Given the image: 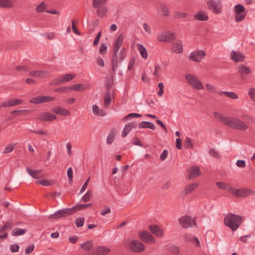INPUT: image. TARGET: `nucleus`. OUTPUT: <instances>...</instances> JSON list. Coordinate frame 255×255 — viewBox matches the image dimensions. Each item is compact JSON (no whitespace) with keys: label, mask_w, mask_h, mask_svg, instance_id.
<instances>
[{"label":"nucleus","mask_w":255,"mask_h":255,"mask_svg":"<svg viewBox=\"0 0 255 255\" xmlns=\"http://www.w3.org/2000/svg\"><path fill=\"white\" fill-rule=\"evenodd\" d=\"M243 217L241 216L230 213L224 218L225 225L231 228L233 231H236L242 224Z\"/></svg>","instance_id":"1"},{"label":"nucleus","mask_w":255,"mask_h":255,"mask_svg":"<svg viewBox=\"0 0 255 255\" xmlns=\"http://www.w3.org/2000/svg\"><path fill=\"white\" fill-rule=\"evenodd\" d=\"M228 126L239 130L245 131L248 128V126L243 121L236 117H230Z\"/></svg>","instance_id":"2"},{"label":"nucleus","mask_w":255,"mask_h":255,"mask_svg":"<svg viewBox=\"0 0 255 255\" xmlns=\"http://www.w3.org/2000/svg\"><path fill=\"white\" fill-rule=\"evenodd\" d=\"M229 190L232 194L238 197H246L250 195H254L255 191L250 188H243L236 189L233 188H230Z\"/></svg>","instance_id":"3"},{"label":"nucleus","mask_w":255,"mask_h":255,"mask_svg":"<svg viewBox=\"0 0 255 255\" xmlns=\"http://www.w3.org/2000/svg\"><path fill=\"white\" fill-rule=\"evenodd\" d=\"M175 38V34L168 30L162 31L157 35V39L158 41L168 43L173 41Z\"/></svg>","instance_id":"4"},{"label":"nucleus","mask_w":255,"mask_h":255,"mask_svg":"<svg viewBox=\"0 0 255 255\" xmlns=\"http://www.w3.org/2000/svg\"><path fill=\"white\" fill-rule=\"evenodd\" d=\"M208 8L216 14H220L222 12V5L220 0H208L207 1Z\"/></svg>","instance_id":"5"},{"label":"nucleus","mask_w":255,"mask_h":255,"mask_svg":"<svg viewBox=\"0 0 255 255\" xmlns=\"http://www.w3.org/2000/svg\"><path fill=\"white\" fill-rule=\"evenodd\" d=\"M72 209V208H70L58 210L54 214L49 216L48 219H58L62 217H65L67 216L71 215L74 214Z\"/></svg>","instance_id":"6"},{"label":"nucleus","mask_w":255,"mask_h":255,"mask_svg":"<svg viewBox=\"0 0 255 255\" xmlns=\"http://www.w3.org/2000/svg\"><path fill=\"white\" fill-rule=\"evenodd\" d=\"M185 78L188 83L196 89L200 90L204 89L202 84L194 76L189 74L185 76Z\"/></svg>","instance_id":"7"},{"label":"nucleus","mask_w":255,"mask_h":255,"mask_svg":"<svg viewBox=\"0 0 255 255\" xmlns=\"http://www.w3.org/2000/svg\"><path fill=\"white\" fill-rule=\"evenodd\" d=\"M206 56V52L202 50H197L191 52L189 56V58L195 62H201Z\"/></svg>","instance_id":"8"},{"label":"nucleus","mask_w":255,"mask_h":255,"mask_svg":"<svg viewBox=\"0 0 255 255\" xmlns=\"http://www.w3.org/2000/svg\"><path fill=\"white\" fill-rule=\"evenodd\" d=\"M179 224L183 228L191 227L193 224L195 226L196 223L194 219H192L190 216H184L178 219Z\"/></svg>","instance_id":"9"},{"label":"nucleus","mask_w":255,"mask_h":255,"mask_svg":"<svg viewBox=\"0 0 255 255\" xmlns=\"http://www.w3.org/2000/svg\"><path fill=\"white\" fill-rule=\"evenodd\" d=\"M55 98L51 96H40L31 98L29 102L34 104H43L55 100Z\"/></svg>","instance_id":"10"},{"label":"nucleus","mask_w":255,"mask_h":255,"mask_svg":"<svg viewBox=\"0 0 255 255\" xmlns=\"http://www.w3.org/2000/svg\"><path fill=\"white\" fill-rule=\"evenodd\" d=\"M130 248L133 252L136 253H141L145 249L144 245L141 242L136 240L131 241Z\"/></svg>","instance_id":"11"},{"label":"nucleus","mask_w":255,"mask_h":255,"mask_svg":"<svg viewBox=\"0 0 255 255\" xmlns=\"http://www.w3.org/2000/svg\"><path fill=\"white\" fill-rule=\"evenodd\" d=\"M139 237L142 241L147 243H154L155 240L153 236L146 231H141L139 233Z\"/></svg>","instance_id":"12"},{"label":"nucleus","mask_w":255,"mask_h":255,"mask_svg":"<svg viewBox=\"0 0 255 255\" xmlns=\"http://www.w3.org/2000/svg\"><path fill=\"white\" fill-rule=\"evenodd\" d=\"M121 54L119 52H117L116 54L115 50L113 51V56L112 58V70L114 72H116L118 69V63H120L124 59H121Z\"/></svg>","instance_id":"13"},{"label":"nucleus","mask_w":255,"mask_h":255,"mask_svg":"<svg viewBox=\"0 0 255 255\" xmlns=\"http://www.w3.org/2000/svg\"><path fill=\"white\" fill-rule=\"evenodd\" d=\"M238 72L240 75V78L243 80L247 79L246 75H249L251 71L249 67H247L243 64H241L238 67Z\"/></svg>","instance_id":"14"},{"label":"nucleus","mask_w":255,"mask_h":255,"mask_svg":"<svg viewBox=\"0 0 255 255\" xmlns=\"http://www.w3.org/2000/svg\"><path fill=\"white\" fill-rule=\"evenodd\" d=\"M29 75L37 78H44L50 75V72L44 70L32 71Z\"/></svg>","instance_id":"15"},{"label":"nucleus","mask_w":255,"mask_h":255,"mask_svg":"<svg viewBox=\"0 0 255 255\" xmlns=\"http://www.w3.org/2000/svg\"><path fill=\"white\" fill-rule=\"evenodd\" d=\"M23 102V101L22 100L18 99H10L2 102L1 107H7L15 106L22 104Z\"/></svg>","instance_id":"16"},{"label":"nucleus","mask_w":255,"mask_h":255,"mask_svg":"<svg viewBox=\"0 0 255 255\" xmlns=\"http://www.w3.org/2000/svg\"><path fill=\"white\" fill-rule=\"evenodd\" d=\"M26 171L32 178L35 179H39L45 177V176L43 175L42 170L41 169L34 170L27 167Z\"/></svg>","instance_id":"17"},{"label":"nucleus","mask_w":255,"mask_h":255,"mask_svg":"<svg viewBox=\"0 0 255 255\" xmlns=\"http://www.w3.org/2000/svg\"><path fill=\"white\" fill-rule=\"evenodd\" d=\"M56 119V116L54 114L49 113L45 112L42 113L40 116L38 118L41 122L48 121L51 122L55 120Z\"/></svg>","instance_id":"18"},{"label":"nucleus","mask_w":255,"mask_h":255,"mask_svg":"<svg viewBox=\"0 0 255 255\" xmlns=\"http://www.w3.org/2000/svg\"><path fill=\"white\" fill-rule=\"evenodd\" d=\"M200 170L199 167L196 166H192L189 170V174L187 175L188 179L194 178L200 174Z\"/></svg>","instance_id":"19"},{"label":"nucleus","mask_w":255,"mask_h":255,"mask_svg":"<svg viewBox=\"0 0 255 255\" xmlns=\"http://www.w3.org/2000/svg\"><path fill=\"white\" fill-rule=\"evenodd\" d=\"M90 88L89 84H76L69 87V90H73L76 91H83Z\"/></svg>","instance_id":"20"},{"label":"nucleus","mask_w":255,"mask_h":255,"mask_svg":"<svg viewBox=\"0 0 255 255\" xmlns=\"http://www.w3.org/2000/svg\"><path fill=\"white\" fill-rule=\"evenodd\" d=\"M231 58L235 62H240L244 61L245 56L244 54L241 52H236L233 51L231 53Z\"/></svg>","instance_id":"21"},{"label":"nucleus","mask_w":255,"mask_h":255,"mask_svg":"<svg viewBox=\"0 0 255 255\" xmlns=\"http://www.w3.org/2000/svg\"><path fill=\"white\" fill-rule=\"evenodd\" d=\"M137 124L135 122H131L127 124L124 127L122 136V137L126 136L128 134L131 130L132 129L136 128Z\"/></svg>","instance_id":"22"},{"label":"nucleus","mask_w":255,"mask_h":255,"mask_svg":"<svg viewBox=\"0 0 255 255\" xmlns=\"http://www.w3.org/2000/svg\"><path fill=\"white\" fill-rule=\"evenodd\" d=\"M198 186L199 184L197 182L189 184L185 186L182 193L184 195H187L194 191Z\"/></svg>","instance_id":"23"},{"label":"nucleus","mask_w":255,"mask_h":255,"mask_svg":"<svg viewBox=\"0 0 255 255\" xmlns=\"http://www.w3.org/2000/svg\"><path fill=\"white\" fill-rule=\"evenodd\" d=\"M158 13L162 16L166 17L169 15V10L166 5L160 3L157 8Z\"/></svg>","instance_id":"24"},{"label":"nucleus","mask_w":255,"mask_h":255,"mask_svg":"<svg viewBox=\"0 0 255 255\" xmlns=\"http://www.w3.org/2000/svg\"><path fill=\"white\" fill-rule=\"evenodd\" d=\"M52 112L61 116H68L70 115L69 111L59 106H56L52 109Z\"/></svg>","instance_id":"25"},{"label":"nucleus","mask_w":255,"mask_h":255,"mask_svg":"<svg viewBox=\"0 0 255 255\" xmlns=\"http://www.w3.org/2000/svg\"><path fill=\"white\" fill-rule=\"evenodd\" d=\"M124 39V36L123 34H120L117 38H116L115 43V47L114 50H115V53L117 52H119L121 45L123 44V41Z\"/></svg>","instance_id":"26"},{"label":"nucleus","mask_w":255,"mask_h":255,"mask_svg":"<svg viewBox=\"0 0 255 255\" xmlns=\"http://www.w3.org/2000/svg\"><path fill=\"white\" fill-rule=\"evenodd\" d=\"M16 1V0H0V7L2 8L13 7Z\"/></svg>","instance_id":"27"},{"label":"nucleus","mask_w":255,"mask_h":255,"mask_svg":"<svg viewBox=\"0 0 255 255\" xmlns=\"http://www.w3.org/2000/svg\"><path fill=\"white\" fill-rule=\"evenodd\" d=\"M110 249L105 246H99L96 249V251L93 255H107L110 252Z\"/></svg>","instance_id":"28"},{"label":"nucleus","mask_w":255,"mask_h":255,"mask_svg":"<svg viewBox=\"0 0 255 255\" xmlns=\"http://www.w3.org/2000/svg\"><path fill=\"white\" fill-rule=\"evenodd\" d=\"M149 229L156 236L161 237L163 235V231L157 225H151L149 227Z\"/></svg>","instance_id":"29"},{"label":"nucleus","mask_w":255,"mask_h":255,"mask_svg":"<svg viewBox=\"0 0 255 255\" xmlns=\"http://www.w3.org/2000/svg\"><path fill=\"white\" fill-rule=\"evenodd\" d=\"M214 116L219 121L221 122L222 123H224L225 125L227 126L228 125L230 117L224 116L218 112H214Z\"/></svg>","instance_id":"30"},{"label":"nucleus","mask_w":255,"mask_h":255,"mask_svg":"<svg viewBox=\"0 0 255 255\" xmlns=\"http://www.w3.org/2000/svg\"><path fill=\"white\" fill-rule=\"evenodd\" d=\"M194 18L195 19L200 21H206L208 20L207 14L203 11H200L196 13Z\"/></svg>","instance_id":"31"},{"label":"nucleus","mask_w":255,"mask_h":255,"mask_svg":"<svg viewBox=\"0 0 255 255\" xmlns=\"http://www.w3.org/2000/svg\"><path fill=\"white\" fill-rule=\"evenodd\" d=\"M95 8H97V14L99 17L103 18L107 14L108 9L106 5Z\"/></svg>","instance_id":"32"},{"label":"nucleus","mask_w":255,"mask_h":255,"mask_svg":"<svg viewBox=\"0 0 255 255\" xmlns=\"http://www.w3.org/2000/svg\"><path fill=\"white\" fill-rule=\"evenodd\" d=\"M139 128H148L151 129H155V128L153 124L149 122H141L138 125Z\"/></svg>","instance_id":"33"},{"label":"nucleus","mask_w":255,"mask_h":255,"mask_svg":"<svg viewBox=\"0 0 255 255\" xmlns=\"http://www.w3.org/2000/svg\"><path fill=\"white\" fill-rule=\"evenodd\" d=\"M92 111L93 113L99 116H105L106 115V113L102 110H100L99 107L96 105H94L92 106Z\"/></svg>","instance_id":"34"},{"label":"nucleus","mask_w":255,"mask_h":255,"mask_svg":"<svg viewBox=\"0 0 255 255\" xmlns=\"http://www.w3.org/2000/svg\"><path fill=\"white\" fill-rule=\"evenodd\" d=\"M137 47L140 53L141 57L144 59H146L147 58V52L146 49L144 47V46L140 43H138L137 44Z\"/></svg>","instance_id":"35"},{"label":"nucleus","mask_w":255,"mask_h":255,"mask_svg":"<svg viewBox=\"0 0 255 255\" xmlns=\"http://www.w3.org/2000/svg\"><path fill=\"white\" fill-rule=\"evenodd\" d=\"M92 205V204H77L75 206L72 207L74 213L77 211H80L84 210L90 207Z\"/></svg>","instance_id":"36"},{"label":"nucleus","mask_w":255,"mask_h":255,"mask_svg":"<svg viewBox=\"0 0 255 255\" xmlns=\"http://www.w3.org/2000/svg\"><path fill=\"white\" fill-rule=\"evenodd\" d=\"M80 247L84 250L87 252H89L93 248L92 241L91 240L88 241L86 243L81 244Z\"/></svg>","instance_id":"37"},{"label":"nucleus","mask_w":255,"mask_h":255,"mask_svg":"<svg viewBox=\"0 0 255 255\" xmlns=\"http://www.w3.org/2000/svg\"><path fill=\"white\" fill-rule=\"evenodd\" d=\"M172 50L176 53H181L183 51L181 43H174L172 45Z\"/></svg>","instance_id":"38"},{"label":"nucleus","mask_w":255,"mask_h":255,"mask_svg":"<svg viewBox=\"0 0 255 255\" xmlns=\"http://www.w3.org/2000/svg\"><path fill=\"white\" fill-rule=\"evenodd\" d=\"M26 229H22L20 228H15L11 232V235L13 236H18L24 235L26 232Z\"/></svg>","instance_id":"39"},{"label":"nucleus","mask_w":255,"mask_h":255,"mask_svg":"<svg viewBox=\"0 0 255 255\" xmlns=\"http://www.w3.org/2000/svg\"><path fill=\"white\" fill-rule=\"evenodd\" d=\"M108 0H92V6L93 8L105 6V4L106 3Z\"/></svg>","instance_id":"40"},{"label":"nucleus","mask_w":255,"mask_h":255,"mask_svg":"<svg viewBox=\"0 0 255 255\" xmlns=\"http://www.w3.org/2000/svg\"><path fill=\"white\" fill-rule=\"evenodd\" d=\"M36 183L37 184H40L43 186H47L52 185L54 182L53 181H51L47 179H42L36 181Z\"/></svg>","instance_id":"41"},{"label":"nucleus","mask_w":255,"mask_h":255,"mask_svg":"<svg viewBox=\"0 0 255 255\" xmlns=\"http://www.w3.org/2000/svg\"><path fill=\"white\" fill-rule=\"evenodd\" d=\"M104 103L105 107H108L111 103V96L109 91L104 96Z\"/></svg>","instance_id":"42"},{"label":"nucleus","mask_w":255,"mask_h":255,"mask_svg":"<svg viewBox=\"0 0 255 255\" xmlns=\"http://www.w3.org/2000/svg\"><path fill=\"white\" fill-rule=\"evenodd\" d=\"M29 112L27 110H13L10 112L11 115L16 114L17 116L25 115L28 113Z\"/></svg>","instance_id":"43"},{"label":"nucleus","mask_w":255,"mask_h":255,"mask_svg":"<svg viewBox=\"0 0 255 255\" xmlns=\"http://www.w3.org/2000/svg\"><path fill=\"white\" fill-rule=\"evenodd\" d=\"M47 6L44 1H42L36 8L37 12H42L45 11Z\"/></svg>","instance_id":"44"},{"label":"nucleus","mask_w":255,"mask_h":255,"mask_svg":"<svg viewBox=\"0 0 255 255\" xmlns=\"http://www.w3.org/2000/svg\"><path fill=\"white\" fill-rule=\"evenodd\" d=\"M74 75H72L71 74H64L62 76V82L65 83L67 81H70L72 80L74 78Z\"/></svg>","instance_id":"45"},{"label":"nucleus","mask_w":255,"mask_h":255,"mask_svg":"<svg viewBox=\"0 0 255 255\" xmlns=\"http://www.w3.org/2000/svg\"><path fill=\"white\" fill-rule=\"evenodd\" d=\"M221 93L225 94L227 96H228L229 98L232 99H238V95L234 92H221Z\"/></svg>","instance_id":"46"},{"label":"nucleus","mask_w":255,"mask_h":255,"mask_svg":"<svg viewBox=\"0 0 255 255\" xmlns=\"http://www.w3.org/2000/svg\"><path fill=\"white\" fill-rule=\"evenodd\" d=\"M245 7L241 4H238L235 7V12L236 13L245 12Z\"/></svg>","instance_id":"47"},{"label":"nucleus","mask_w":255,"mask_h":255,"mask_svg":"<svg viewBox=\"0 0 255 255\" xmlns=\"http://www.w3.org/2000/svg\"><path fill=\"white\" fill-rule=\"evenodd\" d=\"M209 153L214 157L218 159H220L221 158V156L219 152L214 148L210 149Z\"/></svg>","instance_id":"48"},{"label":"nucleus","mask_w":255,"mask_h":255,"mask_svg":"<svg viewBox=\"0 0 255 255\" xmlns=\"http://www.w3.org/2000/svg\"><path fill=\"white\" fill-rule=\"evenodd\" d=\"M246 15V12L236 13L235 20L237 22L243 20Z\"/></svg>","instance_id":"49"},{"label":"nucleus","mask_w":255,"mask_h":255,"mask_svg":"<svg viewBox=\"0 0 255 255\" xmlns=\"http://www.w3.org/2000/svg\"><path fill=\"white\" fill-rule=\"evenodd\" d=\"M15 70L20 72H25L29 71V68L26 65H20L16 66Z\"/></svg>","instance_id":"50"},{"label":"nucleus","mask_w":255,"mask_h":255,"mask_svg":"<svg viewBox=\"0 0 255 255\" xmlns=\"http://www.w3.org/2000/svg\"><path fill=\"white\" fill-rule=\"evenodd\" d=\"M184 147L187 149L193 147V144L192 143L191 139L189 137H187L186 138L185 141L184 142Z\"/></svg>","instance_id":"51"},{"label":"nucleus","mask_w":255,"mask_h":255,"mask_svg":"<svg viewBox=\"0 0 255 255\" xmlns=\"http://www.w3.org/2000/svg\"><path fill=\"white\" fill-rule=\"evenodd\" d=\"M161 71V67L160 65L156 64L154 68V72L153 73V75L156 77H159L160 76V72Z\"/></svg>","instance_id":"52"},{"label":"nucleus","mask_w":255,"mask_h":255,"mask_svg":"<svg viewBox=\"0 0 255 255\" xmlns=\"http://www.w3.org/2000/svg\"><path fill=\"white\" fill-rule=\"evenodd\" d=\"M84 218H78L75 220V224L76 226L79 228L83 226L84 223Z\"/></svg>","instance_id":"53"},{"label":"nucleus","mask_w":255,"mask_h":255,"mask_svg":"<svg viewBox=\"0 0 255 255\" xmlns=\"http://www.w3.org/2000/svg\"><path fill=\"white\" fill-rule=\"evenodd\" d=\"M92 191L88 190L86 193L82 197V200L84 202H88L90 200L91 196Z\"/></svg>","instance_id":"54"},{"label":"nucleus","mask_w":255,"mask_h":255,"mask_svg":"<svg viewBox=\"0 0 255 255\" xmlns=\"http://www.w3.org/2000/svg\"><path fill=\"white\" fill-rule=\"evenodd\" d=\"M187 14L185 12L176 11L174 12V17L176 18H181L186 17Z\"/></svg>","instance_id":"55"},{"label":"nucleus","mask_w":255,"mask_h":255,"mask_svg":"<svg viewBox=\"0 0 255 255\" xmlns=\"http://www.w3.org/2000/svg\"><path fill=\"white\" fill-rule=\"evenodd\" d=\"M115 138L114 132H111L108 136L107 138V142L108 144H111L114 141Z\"/></svg>","instance_id":"56"},{"label":"nucleus","mask_w":255,"mask_h":255,"mask_svg":"<svg viewBox=\"0 0 255 255\" xmlns=\"http://www.w3.org/2000/svg\"><path fill=\"white\" fill-rule=\"evenodd\" d=\"M77 22H78V21L75 19H74L72 20V29L73 31L75 34H76L77 35H80V32L78 30V29H77V28L75 26V23H77Z\"/></svg>","instance_id":"57"},{"label":"nucleus","mask_w":255,"mask_h":255,"mask_svg":"<svg viewBox=\"0 0 255 255\" xmlns=\"http://www.w3.org/2000/svg\"><path fill=\"white\" fill-rule=\"evenodd\" d=\"M14 148V145L12 144L8 145L3 150V153H8L12 151Z\"/></svg>","instance_id":"58"},{"label":"nucleus","mask_w":255,"mask_h":255,"mask_svg":"<svg viewBox=\"0 0 255 255\" xmlns=\"http://www.w3.org/2000/svg\"><path fill=\"white\" fill-rule=\"evenodd\" d=\"M67 176L69 182L71 183L73 181V171L71 167H69L67 170Z\"/></svg>","instance_id":"59"},{"label":"nucleus","mask_w":255,"mask_h":255,"mask_svg":"<svg viewBox=\"0 0 255 255\" xmlns=\"http://www.w3.org/2000/svg\"><path fill=\"white\" fill-rule=\"evenodd\" d=\"M107 50V47L104 44H102L99 49L100 54L102 55L106 54Z\"/></svg>","instance_id":"60"},{"label":"nucleus","mask_w":255,"mask_h":255,"mask_svg":"<svg viewBox=\"0 0 255 255\" xmlns=\"http://www.w3.org/2000/svg\"><path fill=\"white\" fill-rule=\"evenodd\" d=\"M242 119L246 121L248 124L251 123L253 122V118L247 115H243L242 116Z\"/></svg>","instance_id":"61"},{"label":"nucleus","mask_w":255,"mask_h":255,"mask_svg":"<svg viewBox=\"0 0 255 255\" xmlns=\"http://www.w3.org/2000/svg\"><path fill=\"white\" fill-rule=\"evenodd\" d=\"M142 117V115L139 114L131 113V114L128 115L127 116H126L124 118V120H127L129 118H132V117L136 118V117Z\"/></svg>","instance_id":"62"},{"label":"nucleus","mask_w":255,"mask_h":255,"mask_svg":"<svg viewBox=\"0 0 255 255\" xmlns=\"http://www.w3.org/2000/svg\"><path fill=\"white\" fill-rule=\"evenodd\" d=\"M34 248V246L33 245H30L27 247L25 250V253L26 255H29L31 254Z\"/></svg>","instance_id":"63"},{"label":"nucleus","mask_w":255,"mask_h":255,"mask_svg":"<svg viewBox=\"0 0 255 255\" xmlns=\"http://www.w3.org/2000/svg\"><path fill=\"white\" fill-rule=\"evenodd\" d=\"M236 165L240 168H244L246 166V162L244 160H238L236 162Z\"/></svg>","instance_id":"64"}]
</instances>
